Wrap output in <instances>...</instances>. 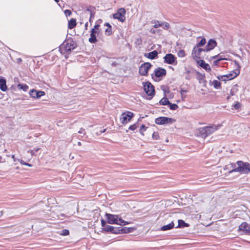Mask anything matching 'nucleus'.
I'll return each instance as SVG.
<instances>
[{
	"instance_id": "nucleus-18",
	"label": "nucleus",
	"mask_w": 250,
	"mask_h": 250,
	"mask_svg": "<svg viewBox=\"0 0 250 250\" xmlns=\"http://www.w3.org/2000/svg\"><path fill=\"white\" fill-rule=\"evenodd\" d=\"M119 231L118 234H124V233H127L132 231L134 229L132 228H128L123 226L119 227Z\"/></svg>"
},
{
	"instance_id": "nucleus-40",
	"label": "nucleus",
	"mask_w": 250,
	"mask_h": 250,
	"mask_svg": "<svg viewBox=\"0 0 250 250\" xmlns=\"http://www.w3.org/2000/svg\"><path fill=\"white\" fill-rule=\"evenodd\" d=\"M61 234L63 236L67 235L69 234V230L66 229H63L62 230Z\"/></svg>"
},
{
	"instance_id": "nucleus-4",
	"label": "nucleus",
	"mask_w": 250,
	"mask_h": 250,
	"mask_svg": "<svg viewBox=\"0 0 250 250\" xmlns=\"http://www.w3.org/2000/svg\"><path fill=\"white\" fill-rule=\"evenodd\" d=\"M105 216L107 219V222L111 224L119 225V222H123V219L119 218L118 215H113L109 213H106Z\"/></svg>"
},
{
	"instance_id": "nucleus-53",
	"label": "nucleus",
	"mask_w": 250,
	"mask_h": 250,
	"mask_svg": "<svg viewBox=\"0 0 250 250\" xmlns=\"http://www.w3.org/2000/svg\"><path fill=\"white\" fill-rule=\"evenodd\" d=\"M229 168H230V167H229V165L225 166V169H229Z\"/></svg>"
},
{
	"instance_id": "nucleus-11",
	"label": "nucleus",
	"mask_w": 250,
	"mask_h": 250,
	"mask_svg": "<svg viewBox=\"0 0 250 250\" xmlns=\"http://www.w3.org/2000/svg\"><path fill=\"white\" fill-rule=\"evenodd\" d=\"M125 11L123 8H120L117 12L113 15V18L118 19L121 22H124L125 20Z\"/></svg>"
},
{
	"instance_id": "nucleus-43",
	"label": "nucleus",
	"mask_w": 250,
	"mask_h": 250,
	"mask_svg": "<svg viewBox=\"0 0 250 250\" xmlns=\"http://www.w3.org/2000/svg\"><path fill=\"white\" fill-rule=\"evenodd\" d=\"M64 12L66 16H70L72 14V12L70 10H65Z\"/></svg>"
},
{
	"instance_id": "nucleus-51",
	"label": "nucleus",
	"mask_w": 250,
	"mask_h": 250,
	"mask_svg": "<svg viewBox=\"0 0 250 250\" xmlns=\"http://www.w3.org/2000/svg\"><path fill=\"white\" fill-rule=\"evenodd\" d=\"M86 11H88L90 12V18H91L92 16V12L89 9H86Z\"/></svg>"
},
{
	"instance_id": "nucleus-24",
	"label": "nucleus",
	"mask_w": 250,
	"mask_h": 250,
	"mask_svg": "<svg viewBox=\"0 0 250 250\" xmlns=\"http://www.w3.org/2000/svg\"><path fill=\"white\" fill-rule=\"evenodd\" d=\"M183 75L187 80H190L191 78L190 71L187 67H185V72L183 73Z\"/></svg>"
},
{
	"instance_id": "nucleus-6",
	"label": "nucleus",
	"mask_w": 250,
	"mask_h": 250,
	"mask_svg": "<svg viewBox=\"0 0 250 250\" xmlns=\"http://www.w3.org/2000/svg\"><path fill=\"white\" fill-rule=\"evenodd\" d=\"M99 27L100 25L99 24H96L94 26V28L92 29L90 33V38L88 40L89 42L91 43H94L97 42V40L96 39V34H99Z\"/></svg>"
},
{
	"instance_id": "nucleus-58",
	"label": "nucleus",
	"mask_w": 250,
	"mask_h": 250,
	"mask_svg": "<svg viewBox=\"0 0 250 250\" xmlns=\"http://www.w3.org/2000/svg\"><path fill=\"white\" fill-rule=\"evenodd\" d=\"M87 26H88V22H86L85 24V29H87Z\"/></svg>"
},
{
	"instance_id": "nucleus-22",
	"label": "nucleus",
	"mask_w": 250,
	"mask_h": 250,
	"mask_svg": "<svg viewBox=\"0 0 250 250\" xmlns=\"http://www.w3.org/2000/svg\"><path fill=\"white\" fill-rule=\"evenodd\" d=\"M7 89V87L5 79L3 78L0 79V89L2 91H5Z\"/></svg>"
},
{
	"instance_id": "nucleus-44",
	"label": "nucleus",
	"mask_w": 250,
	"mask_h": 250,
	"mask_svg": "<svg viewBox=\"0 0 250 250\" xmlns=\"http://www.w3.org/2000/svg\"><path fill=\"white\" fill-rule=\"evenodd\" d=\"M101 224H102V226L103 227L105 228V226H106V222H105L104 219H102V220H101Z\"/></svg>"
},
{
	"instance_id": "nucleus-62",
	"label": "nucleus",
	"mask_w": 250,
	"mask_h": 250,
	"mask_svg": "<svg viewBox=\"0 0 250 250\" xmlns=\"http://www.w3.org/2000/svg\"><path fill=\"white\" fill-rule=\"evenodd\" d=\"M150 32H151V33H155L154 31H152V29H151Z\"/></svg>"
},
{
	"instance_id": "nucleus-63",
	"label": "nucleus",
	"mask_w": 250,
	"mask_h": 250,
	"mask_svg": "<svg viewBox=\"0 0 250 250\" xmlns=\"http://www.w3.org/2000/svg\"><path fill=\"white\" fill-rule=\"evenodd\" d=\"M56 2H58L59 1V0H54Z\"/></svg>"
},
{
	"instance_id": "nucleus-33",
	"label": "nucleus",
	"mask_w": 250,
	"mask_h": 250,
	"mask_svg": "<svg viewBox=\"0 0 250 250\" xmlns=\"http://www.w3.org/2000/svg\"><path fill=\"white\" fill-rule=\"evenodd\" d=\"M168 105H169V108L171 110H174L177 109L178 108V106L176 104H171L170 102V104H169Z\"/></svg>"
},
{
	"instance_id": "nucleus-7",
	"label": "nucleus",
	"mask_w": 250,
	"mask_h": 250,
	"mask_svg": "<svg viewBox=\"0 0 250 250\" xmlns=\"http://www.w3.org/2000/svg\"><path fill=\"white\" fill-rule=\"evenodd\" d=\"M152 66V65L148 62H145L141 64L139 69L140 75L142 76H147L148 75V70Z\"/></svg>"
},
{
	"instance_id": "nucleus-42",
	"label": "nucleus",
	"mask_w": 250,
	"mask_h": 250,
	"mask_svg": "<svg viewBox=\"0 0 250 250\" xmlns=\"http://www.w3.org/2000/svg\"><path fill=\"white\" fill-rule=\"evenodd\" d=\"M137 127V125L136 124H133L131 125H130L129 127V129L131 130H135Z\"/></svg>"
},
{
	"instance_id": "nucleus-14",
	"label": "nucleus",
	"mask_w": 250,
	"mask_h": 250,
	"mask_svg": "<svg viewBox=\"0 0 250 250\" xmlns=\"http://www.w3.org/2000/svg\"><path fill=\"white\" fill-rule=\"evenodd\" d=\"M217 45V43L214 39H210L205 46L206 52L209 51L214 49Z\"/></svg>"
},
{
	"instance_id": "nucleus-47",
	"label": "nucleus",
	"mask_w": 250,
	"mask_h": 250,
	"mask_svg": "<svg viewBox=\"0 0 250 250\" xmlns=\"http://www.w3.org/2000/svg\"><path fill=\"white\" fill-rule=\"evenodd\" d=\"M229 167H230V168H231L232 169H233V168H236V165H235V164H230L229 165Z\"/></svg>"
},
{
	"instance_id": "nucleus-10",
	"label": "nucleus",
	"mask_w": 250,
	"mask_h": 250,
	"mask_svg": "<svg viewBox=\"0 0 250 250\" xmlns=\"http://www.w3.org/2000/svg\"><path fill=\"white\" fill-rule=\"evenodd\" d=\"M133 113L130 111H126L122 114L120 120L123 124H127L133 117Z\"/></svg>"
},
{
	"instance_id": "nucleus-21",
	"label": "nucleus",
	"mask_w": 250,
	"mask_h": 250,
	"mask_svg": "<svg viewBox=\"0 0 250 250\" xmlns=\"http://www.w3.org/2000/svg\"><path fill=\"white\" fill-rule=\"evenodd\" d=\"M174 227V223L173 221H171L169 224L167 225H164L161 228V230L162 231H166L170 230L173 229Z\"/></svg>"
},
{
	"instance_id": "nucleus-41",
	"label": "nucleus",
	"mask_w": 250,
	"mask_h": 250,
	"mask_svg": "<svg viewBox=\"0 0 250 250\" xmlns=\"http://www.w3.org/2000/svg\"><path fill=\"white\" fill-rule=\"evenodd\" d=\"M241 105V104L239 102H237L233 105V107L235 109L238 110L240 108Z\"/></svg>"
},
{
	"instance_id": "nucleus-46",
	"label": "nucleus",
	"mask_w": 250,
	"mask_h": 250,
	"mask_svg": "<svg viewBox=\"0 0 250 250\" xmlns=\"http://www.w3.org/2000/svg\"><path fill=\"white\" fill-rule=\"evenodd\" d=\"M219 62H220L217 59V60H216L213 61V64L214 65H218V64Z\"/></svg>"
},
{
	"instance_id": "nucleus-26",
	"label": "nucleus",
	"mask_w": 250,
	"mask_h": 250,
	"mask_svg": "<svg viewBox=\"0 0 250 250\" xmlns=\"http://www.w3.org/2000/svg\"><path fill=\"white\" fill-rule=\"evenodd\" d=\"M212 85L216 89H221V83L217 80H213L212 82Z\"/></svg>"
},
{
	"instance_id": "nucleus-20",
	"label": "nucleus",
	"mask_w": 250,
	"mask_h": 250,
	"mask_svg": "<svg viewBox=\"0 0 250 250\" xmlns=\"http://www.w3.org/2000/svg\"><path fill=\"white\" fill-rule=\"evenodd\" d=\"M158 55V52L156 50H154L148 53H146L145 56L148 58V59L153 60L155 59Z\"/></svg>"
},
{
	"instance_id": "nucleus-16",
	"label": "nucleus",
	"mask_w": 250,
	"mask_h": 250,
	"mask_svg": "<svg viewBox=\"0 0 250 250\" xmlns=\"http://www.w3.org/2000/svg\"><path fill=\"white\" fill-rule=\"evenodd\" d=\"M103 230L106 232H110L113 234H118L119 232V227H115L110 225H107L103 229Z\"/></svg>"
},
{
	"instance_id": "nucleus-39",
	"label": "nucleus",
	"mask_w": 250,
	"mask_h": 250,
	"mask_svg": "<svg viewBox=\"0 0 250 250\" xmlns=\"http://www.w3.org/2000/svg\"><path fill=\"white\" fill-rule=\"evenodd\" d=\"M152 138L154 140H158L159 138V133L156 132H154L152 134Z\"/></svg>"
},
{
	"instance_id": "nucleus-55",
	"label": "nucleus",
	"mask_w": 250,
	"mask_h": 250,
	"mask_svg": "<svg viewBox=\"0 0 250 250\" xmlns=\"http://www.w3.org/2000/svg\"><path fill=\"white\" fill-rule=\"evenodd\" d=\"M24 165H26V166H29V167H31V165L28 163H24L23 164Z\"/></svg>"
},
{
	"instance_id": "nucleus-31",
	"label": "nucleus",
	"mask_w": 250,
	"mask_h": 250,
	"mask_svg": "<svg viewBox=\"0 0 250 250\" xmlns=\"http://www.w3.org/2000/svg\"><path fill=\"white\" fill-rule=\"evenodd\" d=\"M237 75L238 74L236 73H229V74L226 75V78L228 79V80H231L236 77Z\"/></svg>"
},
{
	"instance_id": "nucleus-29",
	"label": "nucleus",
	"mask_w": 250,
	"mask_h": 250,
	"mask_svg": "<svg viewBox=\"0 0 250 250\" xmlns=\"http://www.w3.org/2000/svg\"><path fill=\"white\" fill-rule=\"evenodd\" d=\"M151 22L154 23L153 27L155 28H157L159 27L162 26V22L160 23L159 21H152Z\"/></svg>"
},
{
	"instance_id": "nucleus-38",
	"label": "nucleus",
	"mask_w": 250,
	"mask_h": 250,
	"mask_svg": "<svg viewBox=\"0 0 250 250\" xmlns=\"http://www.w3.org/2000/svg\"><path fill=\"white\" fill-rule=\"evenodd\" d=\"M226 75L223 76H218L217 79L220 81H225L228 80V79L226 78Z\"/></svg>"
},
{
	"instance_id": "nucleus-48",
	"label": "nucleus",
	"mask_w": 250,
	"mask_h": 250,
	"mask_svg": "<svg viewBox=\"0 0 250 250\" xmlns=\"http://www.w3.org/2000/svg\"><path fill=\"white\" fill-rule=\"evenodd\" d=\"M217 60L220 62L221 61H222V60H226L227 59L226 58H222L221 56H219L218 57V59Z\"/></svg>"
},
{
	"instance_id": "nucleus-49",
	"label": "nucleus",
	"mask_w": 250,
	"mask_h": 250,
	"mask_svg": "<svg viewBox=\"0 0 250 250\" xmlns=\"http://www.w3.org/2000/svg\"><path fill=\"white\" fill-rule=\"evenodd\" d=\"M218 57H219V55L212 56L210 57V60H214V59H217Z\"/></svg>"
},
{
	"instance_id": "nucleus-37",
	"label": "nucleus",
	"mask_w": 250,
	"mask_h": 250,
	"mask_svg": "<svg viewBox=\"0 0 250 250\" xmlns=\"http://www.w3.org/2000/svg\"><path fill=\"white\" fill-rule=\"evenodd\" d=\"M111 26H110L109 27H108V28L105 30V34L107 36L111 35Z\"/></svg>"
},
{
	"instance_id": "nucleus-3",
	"label": "nucleus",
	"mask_w": 250,
	"mask_h": 250,
	"mask_svg": "<svg viewBox=\"0 0 250 250\" xmlns=\"http://www.w3.org/2000/svg\"><path fill=\"white\" fill-rule=\"evenodd\" d=\"M219 126L220 125H211L200 128L198 130V135L203 138H206L207 136L217 130Z\"/></svg>"
},
{
	"instance_id": "nucleus-52",
	"label": "nucleus",
	"mask_w": 250,
	"mask_h": 250,
	"mask_svg": "<svg viewBox=\"0 0 250 250\" xmlns=\"http://www.w3.org/2000/svg\"><path fill=\"white\" fill-rule=\"evenodd\" d=\"M84 129H83V128H81L80 129V130L78 131V133H82L83 131H84Z\"/></svg>"
},
{
	"instance_id": "nucleus-32",
	"label": "nucleus",
	"mask_w": 250,
	"mask_h": 250,
	"mask_svg": "<svg viewBox=\"0 0 250 250\" xmlns=\"http://www.w3.org/2000/svg\"><path fill=\"white\" fill-rule=\"evenodd\" d=\"M18 87L19 88L22 89L24 91H26L29 88L27 85L22 84H19Z\"/></svg>"
},
{
	"instance_id": "nucleus-25",
	"label": "nucleus",
	"mask_w": 250,
	"mask_h": 250,
	"mask_svg": "<svg viewBox=\"0 0 250 250\" xmlns=\"http://www.w3.org/2000/svg\"><path fill=\"white\" fill-rule=\"evenodd\" d=\"M76 25V21L74 19H71L68 22V28L69 29H73Z\"/></svg>"
},
{
	"instance_id": "nucleus-1",
	"label": "nucleus",
	"mask_w": 250,
	"mask_h": 250,
	"mask_svg": "<svg viewBox=\"0 0 250 250\" xmlns=\"http://www.w3.org/2000/svg\"><path fill=\"white\" fill-rule=\"evenodd\" d=\"M237 167L229 171V173L238 172L240 173L248 174L250 173V164L248 162L238 161L236 162Z\"/></svg>"
},
{
	"instance_id": "nucleus-50",
	"label": "nucleus",
	"mask_w": 250,
	"mask_h": 250,
	"mask_svg": "<svg viewBox=\"0 0 250 250\" xmlns=\"http://www.w3.org/2000/svg\"><path fill=\"white\" fill-rule=\"evenodd\" d=\"M29 152L32 155H34L35 154V152H34V150H31L30 151H28V152Z\"/></svg>"
},
{
	"instance_id": "nucleus-45",
	"label": "nucleus",
	"mask_w": 250,
	"mask_h": 250,
	"mask_svg": "<svg viewBox=\"0 0 250 250\" xmlns=\"http://www.w3.org/2000/svg\"><path fill=\"white\" fill-rule=\"evenodd\" d=\"M129 224L128 222H126L125 221H124V220H123V222H119V225H121V226H122V225H127V224Z\"/></svg>"
},
{
	"instance_id": "nucleus-8",
	"label": "nucleus",
	"mask_w": 250,
	"mask_h": 250,
	"mask_svg": "<svg viewBox=\"0 0 250 250\" xmlns=\"http://www.w3.org/2000/svg\"><path fill=\"white\" fill-rule=\"evenodd\" d=\"M175 122V120L167 117H160L155 119V123L157 125H166L171 124Z\"/></svg>"
},
{
	"instance_id": "nucleus-13",
	"label": "nucleus",
	"mask_w": 250,
	"mask_h": 250,
	"mask_svg": "<svg viewBox=\"0 0 250 250\" xmlns=\"http://www.w3.org/2000/svg\"><path fill=\"white\" fill-rule=\"evenodd\" d=\"M202 52H206L205 48H200L199 47L194 46L192 52V55L194 58L200 59Z\"/></svg>"
},
{
	"instance_id": "nucleus-27",
	"label": "nucleus",
	"mask_w": 250,
	"mask_h": 250,
	"mask_svg": "<svg viewBox=\"0 0 250 250\" xmlns=\"http://www.w3.org/2000/svg\"><path fill=\"white\" fill-rule=\"evenodd\" d=\"M160 104L164 105H168L170 104V102L167 98H163L160 100Z\"/></svg>"
},
{
	"instance_id": "nucleus-17",
	"label": "nucleus",
	"mask_w": 250,
	"mask_h": 250,
	"mask_svg": "<svg viewBox=\"0 0 250 250\" xmlns=\"http://www.w3.org/2000/svg\"><path fill=\"white\" fill-rule=\"evenodd\" d=\"M239 229L245 232L246 233H250V225L246 222H243L239 226Z\"/></svg>"
},
{
	"instance_id": "nucleus-60",
	"label": "nucleus",
	"mask_w": 250,
	"mask_h": 250,
	"mask_svg": "<svg viewBox=\"0 0 250 250\" xmlns=\"http://www.w3.org/2000/svg\"><path fill=\"white\" fill-rule=\"evenodd\" d=\"M186 92V90H183V89H182V90H181V93H182V92Z\"/></svg>"
},
{
	"instance_id": "nucleus-35",
	"label": "nucleus",
	"mask_w": 250,
	"mask_h": 250,
	"mask_svg": "<svg viewBox=\"0 0 250 250\" xmlns=\"http://www.w3.org/2000/svg\"><path fill=\"white\" fill-rule=\"evenodd\" d=\"M147 128L146 127V126L144 125H142L141 127H140V133L142 135H144V131H145L146 130V129Z\"/></svg>"
},
{
	"instance_id": "nucleus-15",
	"label": "nucleus",
	"mask_w": 250,
	"mask_h": 250,
	"mask_svg": "<svg viewBox=\"0 0 250 250\" xmlns=\"http://www.w3.org/2000/svg\"><path fill=\"white\" fill-rule=\"evenodd\" d=\"M30 95L34 98L39 99L42 96L45 95V92L42 91H37L35 89H32L29 92Z\"/></svg>"
},
{
	"instance_id": "nucleus-61",
	"label": "nucleus",
	"mask_w": 250,
	"mask_h": 250,
	"mask_svg": "<svg viewBox=\"0 0 250 250\" xmlns=\"http://www.w3.org/2000/svg\"><path fill=\"white\" fill-rule=\"evenodd\" d=\"M230 94L231 95H233V93L232 92V90H231V91H230Z\"/></svg>"
},
{
	"instance_id": "nucleus-57",
	"label": "nucleus",
	"mask_w": 250,
	"mask_h": 250,
	"mask_svg": "<svg viewBox=\"0 0 250 250\" xmlns=\"http://www.w3.org/2000/svg\"><path fill=\"white\" fill-rule=\"evenodd\" d=\"M40 149V148L34 149V152H37Z\"/></svg>"
},
{
	"instance_id": "nucleus-30",
	"label": "nucleus",
	"mask_w": 250,
	"mask_h": 250,
	"mask_svg": "<svg viewBox=\"0 0 250 250\" xmlns=\"http://www.w3.org/2000/svg\"><path fill=\"white\" fill-rule=\"evenodd\" d=\"M206 43V39H205V38H203L201 39V40L200 41V42H198V43L196 44V46H197V47H202V46H203L204 45H205Z\"/></svg>"
},
{
	"instance_id": "nucleus-54",
	"label": "nucleus",
	"mask_w": 250,
	"mask_h": 250,
	"mask_svg": "<svg viewBox=\"0 0 250 250\" xmlns=\"http://www.w3.org/2000/svg\"><path fill=\"white\" fill-rule=\"evenodd\" d=\"M105 131H106V129H104L103 130H100L99 134H101V133L104 132Z\"/></svg>"
},
{
	"instance_id": "nucleus-23",
	"label": "nucleus",
	"mask_w": 250,
	"mask_h": 250,
	"mask_svg": "<svg viewBox=\"0 0 250 250\" xmlns=\"http://www.w3.org/2000/svg\"><path fill=\"white\" fill-rule=\"evenodd\" d=\"M178 225L176 227L178 228H185L189 227V224L186 223L184 220L179 219L178 220Z\"/></svg>"
},
{
	"instance_id": "nucleus-56",
	"label": "nucleus",
	"mask_w": 250,
	"mask_h": 250,
	"mask_svg": "<svg viewBox=\"0 0 250 250\" xmlns=\"http://www.w3.org/2000/svg\"><path fill=\"white\" fill-rule=\"evenodd\" d=\"M104 25H105V26H107L109 27L110 26H111V25H110V24H109V23H107H107H105Z\"/></svg>"
},
{
	"instance_id": "nucleus-2",
	"label": "nucleus",
	"mask_w": 250,
	"mask_h": 250,
	"mask_svg": "<svg viewBox=\"0 0 250 250\" xmlns=\"http://www.w3.org/2000/svg\"><path fill=\"white\" fill-rule=\"evenodd\" d=\"M77 47L76 43L71 38L65 41L60 46V49L61 53L70 52Z\"/></svg>"
},
{
	"instance_id": "nucleus-59",
	"label": "nucleus",
	"mask_w": 250,
	"mask_h": 250,
	"mask_svg": "<svg viewBox=\"0 0 250 250\" xmlns=\"http://www.w3.org/2000/svg\"><path fill=\"white\" fill-rule=\"evenodd\" d=\"M78 146H81V145H82V143H81V142H78Z\"/></svg>"
},
{
	"instance_id": "nucleus-36",
	"label": "nucleus",
	"mask_w": 250,
	"mask_h": 250,
	"mask_svg": "<svg viewBox=\"0 0 250 250\" xmlns=\"http://www.w3.org/2000/svg\"><path fill=\"white\" fill-rule=\"evenodd\" d=\"M177 55L179 57H184L185 56V51L183 50H180L177 53Z\"/></svg>"
},
{
	"instance_id": "nucleus-5",
	"label": "nucleus",
	"mask_w": 250,
	"mask_h": 250,
	"mask_svg": "<svg viewBox=\"0 0 250 250\" xmlns=\"http://www.w3.org/2000/svg\"><path fill=\"white\" fill-rule=\"evenodd\" d=\"M143 87L144 91L147 95L152 96L154 95V87L149 82L143 83Z\"/></svg>"
},
{
	"instance_id": "nucleus-64",
	"label": "nucleus",
	"mask_w": 250,
	"mask_h": 250,
	"mask_svg": "<svg viewBox=\"0 0 250 250\" xmlns=\"http://www.w3.org/2000/svg\"><path fill=\"white\" fill-rule=\"evenodd\" d=\"M21 61V59H20V60H19V61Z\"/></svg>"
},
{
	"instance_id": "nucleus-9",
	"label": "nucleus",
	"mask_w": 250,
	"mask_h": 250,
	"mask_svg": "<svg viewBox=\"0 0 250 250\" xmlns=\"http://www.w3.org/2000/svg\"><path fill=\"white\" fill-rule=\"evenodd\" d=\"M167 74V71L165 68L162 67H157L154 71V74L151 75V77L153 79H154V76L157 78H160L165 77Z\"/></svg>"
},
{
	"instance_id": "nucleus-19",
	"label": "nucleus",
	"mask_w": 250,
	"mask_h": 250,
	"mask_svg": "<svg viewBox=\"0 0 250 250\" xmlns=\"http://www.w3.org/2000/svg\"><path fill=\"white\" fill-rule=\"evenodd\" d=\"M199 65L205 69L206 71H209L211 70L210 67L208 63L205 62L203 60H200L197 62Z\"/></svg>"
},
{
	"instance_id": "nucleus-28",
	"label": "nucleus",
	"mask_w": 250,
	"mask_h": 250,
	"mask_svg": "<svg viewBox=\"0 0 250 250\" xmlns=\"http://www.w3.org/2000/svg\"><path fill=\"white\" fill-rule=\"evenodd\" d=\"M197 74L198 75L197 79L199 80V82L200 83H202V82L206 81L205 79V77L204 75L201 74L199 72H197Z\"/></svg>"
},
{
	"instance_id": "nucleus-34",
	"label": "nucleus",
	"mask_w": 250,
	"mask_h": 250,
	"mask_svg": "<svg viewBox=\"0 0 250 250\" xmlns=\"http://www.w3.org/2000/svg\"><path fill=\"white\" fill-rule=\"evenodd\" d=\"M162 26H163V28L165 30H167L170 27V25L168 22H167L166 21L162 22Z\"/></svg>"
},
{
	"instance_id": "nucleus-12",
	"label": "nucleus",
	"mask_w": 250,
	"mask_h": 250,
	"mask_svg": "<svg viewBox=\"0 0 250 250\" xmlns=\"http://www.w3.org/2000/svg\"><path fill=\"white\" fill-rule=\"evenodd\" d=\"M164 62L169 64H177V61L175 56L171 53L167 54L164 57Z\"/></svg>"
}]
</instances>
